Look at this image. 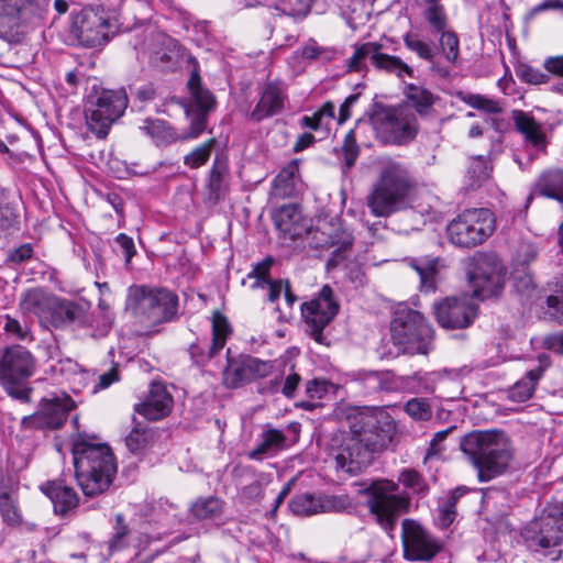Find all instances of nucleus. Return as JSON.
<instances>
[{
    "label": "nucleus",
    "instance_id": "nucleus-1",
    "mask_svg": "<svg viewBox=\"0 0 563 563\" xmlns=\"http://www.w3.org/2000/svg\"><path fill=\"white\" fill-rule=\"evenodd\" d=\"M396 433V422L383 409L356 412L350 420V434L335 455L336 468L351 475L371 464L375 452L386 449Z\"/></svg>",
    "mask_w": 563,
    "mask_h": 563
},
{
    "label": "nucleus",
    "instance_id": "nucleus-2",
    "mask_svg": "<svg viewBox=\"0 0 563 563\" xmlns=\"http://www.w3.org/2000/svg\"><path fill=\"white\" fill-rule=\"evenodd\" d=\"M75 477L82 493L93 497L104 493L117 474V461L110 446L95 438L78 434L73 440Z\"/></svg>",
    "mask_w": 563,
    "mask_h": 563
},
{
    "label": "nucleus",
    "instance_id": "nucleus-3",
    "mask_svg": "<svg viewBox=\"0 0 563 563\" xmlns=\"http://www.w3.org/2000/svg\"><path fill=\"white\" fill-rule=\"evenodd\" d=\"M461 450L477 470L481 482L504 474L512 459L511 442L501 431L471 432L462 439Z\"/></svg>",
    "mask_w": 563,
    "mask_h": 563
},
{
    "label": "nucleus",
    "instance_id": "nucleus-4",
    "mask_svg": "<svg viewBox=\"0 0 563 563\" xmlns=\"http://www.w3.org/2000/svg\"><path fill=\"white\" fill-rule=\"evenodd\" d=\"M410 186L406 167L397 162L387 161L367 197V207L375 217H388L404 208Z\"/></svg>",
    "mask_w": 563,
    "mask_h": 563
},
{
    "label": "nucleus",
    "instance_id": "nucleus-5",
    "mask_svg": "<svg viewBox=\"0 0 563 563\" xmlns=\"http://www.w3.org/2000/svg\"><path fill=\"white\" fill-rule=\"evenodd\" d=\"M178 297L165 288L132 286L125 302V309L146 325L153 327L172 320L176 314Z\"/></svg>",
    "mask_w": 563,
    "mask_h": 563
},
{
    "label": "nucleus",
    "instance_id": "nucleus-6",
    "mask_svg": "<svg viewBox=\"0 0 563 563\" xmlns=\"http://www.w3.org/2000/svg\"><path fill=\"white\" fill-rule=\"evenodd\" d=\"M398 484L389 479H376L366 485L361 493L367 497L369 514L386 532H391L401 514L408 511L410 499L398 493Z\"/></svg>",
    "mask_w": 563,
    "mask_h": 563
},
{
    "label": "nucleus",
    "instance_id": "nucleus-7",
    "mask_svg": "<svg viewBox=\"0 0 563 563\" xmlns=\"http://www.w3.org/2000/svg\"><path fill=\"white\" fill-rule=\"evenodd\" d=\"M391 339L404 353L428 354L432 346L433 329L416 310L399 306L390 323Z\"/></svg>",
    "mask_w": 563,
    "mask_h": 563
},
{
    "label": "nucleus",
    "instance_id": "nucleus-8",
    "mask_svg": "<svg viewBox=\"0 0 563 563\" xmlns=\"http://www.w3.org/2000/svg\"><path fill=\"white\" fill-rule=\"evenodd\" d=\"M369 121L377 137L388 144L406 145L416 139L419 131L416 114L406 106L376 103Z\"/></svg>",
    "mask_w": 563,
    "mask_h": 563
},
{
    "label": "nucleus",
    "instance_id": "nucleus-9",
    "mask_svg": "<svg viewBox=\"0 0 563 563\" xmlns=\"http://www.w3.org/2000/svg\"><path fill=\"white\" fill-rule=\"evenodd\" d=\"M117 30L115 18L102 7H85L73 13L71 33L87 47L107 44L115 35Z\"/></svg>",
    "mask_w": 563,
    "mask_h": 563
},
{
    "label": "nucleus",
    "instance_id": "nucleus-10",
    "mask_svg": "<svg viewBox=\"0 0 563 563\" xmlns=\"http://www.w3.org/2000/svg\"><path fill=\"white\" fill-rule=\"evenodd\" d=\"M473 296L482 300L497 296L504 288L505 268L493 253L476 252L465 263Z\"/></svg>",
    "mask_w": 563,
    "mask_h": 563
},
{
    "label": "nucleus",
    "instance_id": "nucleus-11",
    "mask_svg": "<svg viewBox=\"0 0 563 563\" xmlns=\"http://www.w3.org/2000/svg\"><path fill=\"white\" fill-rule=\"evenodd\" d=\"M35 358L21 345H11L0 350V385L13 398L26 400L29 390L22 382L33 375Z\"/></svg>",
    "mask_w": 563,
    "mask_h": 563
},
{
    "label": "nucleus",
    "instance_id": "nucleus-12",
    "mask_svg": "<svg viewBox=\"0 0 563 563\" xmlns=\"http://www.w3.org/2000/svg\"><path fill=\"white\" fill-rule=\"evenodd\" d=\"M128 107V95L124 89H102L96 97H89L85 118L90 132L99 139H104L110 126L125 111Z\"/></svg>",
    "mask_w": 563,
    "mask_h": 563
},
{
    "label": "nucleus",
    "instance_id": "nucleus-13",
    "mask_svg": "<svg viewBox=\"0 0 563 563\" xmlns=\"http://www.w3.org/2000/svg\"><path fill=\"white\" fill-rule=\"evenodd\" d=\"M494 228L493 213L488 209H468L449 223L446 233L454 245L474 247L482 244Z\"/></svg>",
    "mask_w": 563,
    "mask_h": 563
},
{
    "label": "nucleus",
    "instance_id": "nucleus-14",
    "mask_svg": "<svg viewBox=\"0 0 563 563\" xmlns=\"http://www.w3.org/2000/svg\"><path fill=\"white\" fill-rule=\"evenodd\" d=\"M187 87L190 99L184 104V109L189 126L187 132L179 136V140L199 137L207 129L209 113L216 107V97L201 85V78L197 73L191 74Z\"/></svg>",
    "mask_w": 563,
    "mask_h": 563
},
{
    "label": "nucleus",
    "instance_id": "nucleus-15",
    "mask_svg": "<svg viewBox=\"0 0 563 563\" xmlns=\"http://www.w3.org/2000/svg\"><path fill=\"white\" fill-rule=\"evenodd\" d=\"M301 312L311 338L319 344L328 345L323 330L339 312L331 287L323 286L317 297L302 305Z\"/></svg>",
    "mask_w": 563,
    "mask_h": 563
},
{
    "label": "nucleus",
    "instance_id": "nucleus-16",
    "mask_svg": "<svg viewBox=\"0 0 563 563\" xmlns=\"http://www.w3.org/2000/svg\"><path fill=\"white\" fill-rule=\"evenodd\" d=\"M383 45L376 42H367L358 46L347 63L349 71H363L367 68L366 60L378 69L402 78L404 75L413 77L412 68L401 60L400 57L388 55L382 52Z\"/></svg>",
    "mask_w": 563,
    "mask_h": 563
},
{
    "label": "nucleus",
    "instance_id": "nucleus-17",
    "mask_svg": "<svg viewBox=\"0 0 563 563\" xmlns=\"http://www.w3.org/2000/svg\"><path fill=\"white\" fill-rule=\"evenodd\" d=\"M401 538L408 561H430L442 549L441 542L415 520H404Z\"/></svg>",
    "mask_w": 563,
    "mask_h": 563
},
{
    "label": "nucleus",
    "instance_id": "nucleus-18",
    "mask_svg": "<svg viewBox=\"0 0 563 563\" xmlns=\"http://www.w3.org/2000/svg\"><path fill=\"white\" fill-rule=\"evenodd\" d=\"M433 314L439 325L444 329H465L474 322L477 306L466 296L446 297L433 303Z\"/></svg>",
    "mask_w": 563,
    "mask_h": 563
},
{
    "label": "nucleus",
    "instance_id": "nucleus-19",
    "mask_svg": "<svg viewBox=\"0 0 563 563\" xmlns=\"http://www.w3.org/2000/svg\"><path fill=\"white\" fill-rule=\"evenodd\" d=\"M288 507L299 517H309L321 512H343L353 507L347 495H312L309 493L294 496Z\"/></svg>",
    "mask_w": 563,
    "mask_h": 563
},
{
    "label": "nucleus",
    "instance_id": "nucleus-20",
    "mask_svg": "<svg viewBox=\"0 0 563 563\" xmlns=\"http://www.w3.org/2000/svg\"><path fill=\"white\" fill-rule=\"evenodd\" d=\"M73 406L69 397L44 399L35 413L22 419V426L34 429H58L66 421Z\"/></svg>",
    "mask_w": 563,
    "mask_h": 563
},
{
    "label": "nucleus",
    "instance_id": "nucleus-21",
    "mask_svg": "<svg viewBox=\"0 0 563 563\" xmlns=\"http://www.w3.org/2000/svg\"><path fill=\"white\" fill-rule=\"evenodd\" d=\"M36 0H0V37L10 40L21 22L36 14Z\"/></svg>",
    "mask_w": 563,
    "mask_h": 563
},
{
    "label": "nucleus",
    "instance_id": "nucleus-22",
    "mask_svg": "<svg viewBox=\"0 0 563 563\" xmlns=\"http://www.w3.org/2000/svg\"><path fill=\"white\" fill-rule=\"evenodd\" d=\"M230 332L231 329L227 318L220 313L214 314L212 320V342L210 344L202 341L192 343L188 349L192 362L196 365H205L224 347Z\"/></svg>",
    "mask_w": 563,
    "mask_h": 563
},
{
    "label": "nucleus",
    "instance_id": "nucleus-23",
    "mask_svg": "<svg viewBox=\"0 0 563 563\" xmlns=\"http://www.w3.org/2000/svg\"><path fill=\"white\" fill-rule=\"evenodd\" d=\"M174 399L162 383H152L143 401L134 406V410L147 420L157 421L167 417L173 409Z\"/></svg>",
    "mask_w": 563,
    "mask_h": 563
},
{
    "label": "nucleus",
    "instance_id": "nucleus-24",
    "mask_svg": "<svg viewBox=\"0 0 563 563\" xmlns=\"http://www.w3.org/2000/svg\"><path fill=\"white\" fill-rule=\"evenodd\" d=\"M532 541L542 549L555 548L563 540V515L547 514L532 522Z\"/></svg>",
    "mask_w": 563,
    "mask_h": 563
},
{
    "label": "nucleus",
    "instance_id": "nucleus-25",
    "mask_svg": "<svg viewBox=\"0 0 563 563\" xmlns=\"http://www.w3.org/2000/svg\"><path fill=\"white\" fill-rule=\"evenodd\" d=\"M289 446L284 431L265 424L258 435L256 446L247 453L251 460H262L265 456L274 455Z\"/></svg>",
    "mask_w": 563,
    "mask_h": 563
},
{
    "label": "nucleus",
    "instance_id": "nucleus-26",
    "mask_svg": "<svg viewBox=\"0 0 563 563\" xmlns=\"http://www.w3.org/2000/svg\"><path fill=\"white\" fill-rule=\"evenodd\" d=\"M85 319L82 306L55 297L45 327L66 328L73 323H81Z\"/></svg>",
    "mask_w": 563,
    "mask_h": 563
},
{
    "label": "nucleus",
    "instance_id": "nucleus-27",
    "mask_svg": "<svg viewBox=\"0 0 563 563\" xmlns=\"http://www.w3.org/2000/svg\"><path fill=\"white\" fill-rule=\"evenodd\" d=\"M285 90L278 82H268L261 96L260 101L251 113L255 121H262L280 112L284 108Z\"/></svg>",
    "mask_w": 563,
    "mask_h": 563
},
{
    "label": "nucleus",
    "instance_id": "nucleus-28",
    "mask_svg": "<svg viewBox=\"0 0 563 563\" xmlns=\"http://www.w3.org/2000/svg\"><path fill=\"white\" fill-rule=\"evenodd\" d=\"M41 490L52 500L56 514L65 515L78 506L79 498L74 488L62 482H47Z\"/></svg>",
    "mask_w": 563,
    "mask_h": 563
},
{
    "label": "nucleus",
    "instance_id": "nucleus-29",
    "mask_svg": "<svg viewBox=\"0 0 563 563\" xmlns=\"http://www.w3.org/2000/svg\"><path fill=\"white\" fill-rule=\"evenodd\" d=\"M55 296L44 292L42 289H30L22 296L20 308L24 313H31L38 318L42 324H46Z\"/></svg>",
    "mask_w": 563,
    "mask_h": 563
},
{
    "label": "nucleus",
    "instance_id": "nucleus-30",
    "mask_svg": "<svg viewBox=\"0 0 563 563\" xmlns=\"http://www.w3.org/2000/svg\"><path fill=\"white\" fill-rule=\"evenodd\" d=\"M512 120L516 129L525 136V140L539 150L545 148V134L541 123L528 112L512 111Z\"/></svg>",
    "mask_w": 563,
    "mask_h": 563
},
{
    "label": "nucleus",
    "instance_id": "nucleus-31",
    "mask_svg": "<svg viewBox=\"0 0 563 563\" xmlns=\"http://www.w3.org/2000/svg\"><path fill=\"white\" fill-rule=\"evenodd\" d=\"M328 239L323 242H319L320 247H334L332 257L328 262V266H336L341 261L346 257V251L351 249L353 244V236L351 232L341 228H331L327 232Z\"/></svg>",
    "mask_w": 563,
    "mask_h": 563
},
{
    "label": "nucleus",
    "instance_id": "nucleus-32",
    "mask_svg": "<svg viewBox=\"0 0 563 563\" xmlns=\"http://www.w3.org/2000/svg\"><path fill=\"white\" fill-rule=\"evenodd\" d=\"M157 431L142 422H136L125 437V445L132 453H141L157 440Z\"/></svg>",
    "mask_w": 563,
    "mask_h": 563
},
{
    "label": "nucleus",
    "instance_id": "nucleus-33",
    "mask_svg": "<svg viewBox=\"0 0 563 563\" xmlns=\"http://www.w3.org/2000/svg\"><path fill=\"white\" fill-rule=\"evenodd\" d=\"M140 130L148 135L157 145H167L179 140L175 130L163 120L146 119L140 126Z\"/></svg>",
    "mask_w": 563,
    "mask_h": 563
},
{
    "label": "nucleus",
    "instance_id": "nucleus-34",
    "mask_svg": "<svg viewBox=\"0 0 563 563\" xmlns=\"http://www.w3.org/2000/svg\"><path fill=\"white\" fill-rule=\"evenodd\" d=\"M536 190L542 196L563 201V170L543 173L537 181Z\"/></svg>",
    "mask_w": 563,
    "mask_h": 563
},
{
    "label": "nucleus",
    "instance_id": "nucleus-35",
    "mask_svg": "<svg viewBox=\"0 0 563 563\" xmlns=\"http://www.w3.org/2000/svg\"><path fill=\"white\" fill-rule=\"evenodd\" d=\"M542 369L534 368L529 371L523 378L518 380L508 391L510 400L516 402H525L533 395L538 380L542 376Z\"/></svg>",
    "mask_w": 563,
    "mask_h": 563
},
{
    "label": "nucleus",
    "instance_id": "nucleus-36",
    "mask_svg": "<svg viewBox=\"0 0 563 563\" xmlns=\"http://www.w3.org/2000/svg\"><path fill=\"white\" fill-rule=\"evenodd\" d=\"M423 18L432 34L449 29V18L440 0H424Z\"/></svg>",
    "mask_w": 563,
    "mask_h": 563
},
{
    "label": "nucleus",
    "instance_id": "nucleus-37",
    "mask_svg": "<svg viewBox=\"0 0 563 563\" xmlns=\"http://www.w3.org/2000/svg\"><path fill=\"white\" fill-rule=\"evenodd\" d=\"M405 95L420 115H427L438 99L430 90L413 84L407 86Z\"/></svg>",
    "mask_w": 563,
    "mask_h": 563
},
{
    "label": "nucleus",
    "instance_id": "nucleus-38",
    "mask_svg": "<svg viewBox=\"0 0 563 563\" xmlns=\"http://www.w3.org/2000/svg\"><path fill=\"white\" fill-rule=\"evenodd\" d=\"M408 263L409 266L419 275L421 288L426 291L434 290V276L437 274L438 258H411Z\"/></svg>",
    "mask_w": 563,
    "mask_h": 563
},
{
    "label": "nucleus",
    "instance_id": "nucleus-39",
    "mask_svg": "<svg viewBox=\"0 0 563 563\" xmlns=\"http://www.w3.org/2000/svg\"><path fill=\"white\" fill-rule=\"evenodd\" d=\"M275 263L273 256H266L263 261L253 265L252 271L243 279V284L250 283L251 289H264L271 280V269Z\"/></svg>",
    "mask_w": 563,
    "mask_h": 563
},
{
    "label": "nucleus",
    "instance_id": "nucleus-40",
    "mask_svg": "<svg viewBox=\"0 0 563 563\" xmlns=\"http://www.w3.org/2000/svg\"><path fill=\"white\" fill-rule=\"evenodd\" d=\"M459 99L465 104L487 114H497L503 112V106L499 100L483 95L471 92H459Z\"/></svg>",
    "mask_w": 563,
    "mask_h": 563
},
{
    "label": "nucleus",
    "instance_id": "nucleus-41",
    "mask_svg": "<svg viewBox=\"0 0 563 563\" xmlns=\"http://www.w3.org/2000/svg\"><path fill=\"white\" fill-rule=\"evenodd\" d=\"M223 501L218 497L200 498L191 506V514L199 520L217 519L222 515Z\"/></svg>",
    "mask_w": 563,
    "mask_h": 563
},
{
    "label": "nucleus",
    "instance_id": "nucleus-42",
    "mask_svg": "<svg viewBox=\"0 0 563 563\" xmlns=\"http://www.w3.org/2000/svg\"><path fill=\"white\" fill-rule=\"evenodd\" d=\"M223 382L229 388H238L250 383L245 357L241 361L229 360L228 366L223 371Z\"/></svg>",
    "mask_w": 563,
    "mask_h": 563
},
{
    "label": "nucleus",
    "instance_id": "nucleus-43",
    "mask_svg": "<svg viewBox=\"0 0 563 563\" xmlns=\"http://www.w3.org/2000/svg\"><path fill=\"white\" fill-rule=\"evenodd\" d=\"M301 220V212L297 205H285L274 214L276 227L284 233H291L294 225Z\"/></svg>",
    "mask_w": 563,
    "mask_h": 563
},
{
    "label": "nucleus",
    "instance_id": "nucleus-44",
    "mask_svg": "<svg viewBox=\"0 0 563 563\" xmlns=\"http://www.w3.org/2000/svg\"><path fill=\"white\" fill-rule=\"evenodd\" d=\"M313 0H272V5L283 14L292 18L306 16Z\"/></svg>",
    "mask_w": 563,
    "mask_h": 563
},
{
    "label": "nucleus",
    "instance_id": "nucleus-45",
    "mask_svg": "<svg viewBox=\"0 0 563 563\" xmlns=\"http://www.w3.org/2000/svg\"><path fill=\"white\" fill-rule=\"evenodd\" d=\"M439 37V46L444 55V58L451 63L455 64L457 62L460 55V41L454 31L451 29H446L438 33Z\"/></svg>",
    "mask_w": 563,
    "mask_h": 563
},
{
    "label": "nucleus",
    "instance_id": "nucleus-46",
    "mask_svg": "<svg viewBox=\"0 0 563 563\" xmlns=\"http://www.w3.org/2000/svg\"><path fill=\"white\" fill-rule=\"evenodd\" d=\"M216 145V139H209L205 143L195 147L184 158V164L190 168H199L205 165L210 158L211 152Z\"/></svg>",
    "mask_w": 563,
    "mask_h": 563
},
{
    "label": "nucleus",
    "instance_id": "nucleus-47",
    "mask_svg": "<svg viewBox=\"0 0 563 563\" xmlns=\"http://www.w3.org/2000/svg\"><path fill=\"white\" fill-rule=\"evenodd\" d=\"M461 494L454 490L439 507L435 521L441 528H448L456 517L455 506Z\"/></svg>",
    "mask_w": 563,
    "mask_h": 563
},
{
    "label": "nucleus",
    "instance_id": "nucleus-48",
    "mask_svg": "<svg viewBox=\"0 0 563 563\" xmlns=\"http://www.w3.org/2000/svg\"><path fill=\"white\" fill-rule=\"evenodd\" d=\"M404 43L409 51L417 54L421 59L427 62L433 60L435 56L433 47L429 43L420 40L417 34L411 32L406 33L404 35Z\"/></svg>",
    "mask_w": 563,
    "mask_h": 563
},
{
    "label": "nucleus",
    "instance_id": "nucleus-49",
    "mask_svg": "<svg viewBox=\"0 0 563 563\" xmlns=\"http://www.w3.org/2000/svg\"><path fill=\"white\" fill-rule=\"evenodd\" d=\"M18 223V213L8 202L7 191L0 189V233L14 228Z\"/></svg>",
    "mask_w": 563,
    "mask_h": 563
},
{
    "label": "nucleus",
    "instance_id": "nucleus-50",
    "mask_svg": "<svg viewBox=\"0 0 563 563\" xmlns=\"http://www.w3.org/2000/svg\"><path fill=\"white\" fill-rule=\"evenodd\" d=\"M0 512L3 520L10 526H16L21 522V515L15 500L9 492L0 494Z\"/></svg>",
    "mask_w": 563,
    "mask_h": 563
},
{
    "label": "nucleus",
    "instance_id": "nucleus-51",
    "mask_svg": "<svg viewBox=\"0 0 563 563\" xmlns=\"http://www.w3.org/2000/svg\"><path fill=\"white\" fill-rule=\"evenodd\" d=\"M406 413L416 421H427L432 417V408L424 398H412L405 405Z\"/></svg>",
    "mask_w": 563,
    "mask_h": 563
},
{
    "label": "nucleus",
    "instance_id": "nucleus-52",
    "mask_svg": "<svg viewBox=\"0 0 563 563\" xmlns=\"http://www.w3.org/2000/svg\"><path fill=\"white\" fill-rule=\"evenodd\" d=\"M130 534V529L128 525L124 522V516L122 514H118L115 516V523L113 526V534L109 540V547L111 550H120L128 544V537Z\"/></svg>",
    "mask_w": 563,
    "mask_h": 563
},
{
    "label": "nucleus",
    "instance_id": "nucleus-53",
    "mask_svg": "<svg viewBox=\"0 0 563 563\" xmlns=\"http://www.w3.org/2000/svg\"><path fill=\"white\" fill-rule=\"evenodd\" d=\"M401 384L406 390L412 394H429L433 391L432 385L428 382L426 375L421 373L402 377Z\"/></svg>",
    "mask_w": 563,
    "mask_h": 563
},
{
    "label": "nucleus",
    "instance_id": "nucleus-54",
    "mask_svg": "<svg viewBox=\"0 0 563 563\" xmlns=\"http://www.w3.org/2000/svg\"><path fill=\"white\" fill-rule=\"evenodd\" d=\"M245 361L250 382L264 378L273 372L274 364L271 361H262L252 356H246Z\"/></svg>",
    "mask_w": 563,
    "mask_h": 563
},
{
    "label": "nucleus",
    "instance_id": "nucleus-55",
    "mask_svg": "<svg viewBox=\"0 0 563 563\" xmlns=\"http://www.w3.org/2000/svg\"><path fill=\"white\" fill-rule=\"evenodd\" d=\"M398 481L413 493L424 494L428 490V485L423 477L415 470H404L399 474Z\"/></svg>",
    "mask_w": 563,
    "mask_h": 563
},
{
    "label": "nucleus",
    "instance_id": "nucleus-56",
    "mask_svg": "<svg viewBox=\"0 0 563 563\" xmlns=\"http://www.w3.org/2000/svg\"><path fill=\"white\" fill-rule=\"evenodd\" d=\"M517 77L527 84L540 85L548 81V75L528 64H520L516 67Z\"/></svg>",
    "mask_w": 563,
    "mask_h": 563
},
{
    "label": "nucleus",
    "instance_id": "nucleus-57",
    "mask_svg": "<svg viewBox=\"0 0 563 563\" xmlns=\"http://www.w3.org/2000/svg\"><path fill=\"white\" fill-rule=\"evenodd\" d=\"M3 329L8 335H10L13 340L19 341H32V334L26 324H22L19 320L11 318L9 316L5 317V323Z\"/></svg>",
    "mask_w": 563,
    "mask_h": 563
},
{
    "label": "nucleus",
    "instance_id": "nucleus-58",
    "mask_svg": "<svg viewBox=\"0 0 563 563\" xmlns=\"http://www.w3.org/2000/svg\"><path fill=\"white\" fill-rule=\"evenodd\" d=\"M558 288L547 299L551 318L563 324V280L556 283Z\"/></svg>",
    "mask_w": 563,
    "mask_h": 563
},
{
    "label": "nucleus",
    "instance_id": "nucleus-59",
    "mask_svg": "<svg viewBox=\"0 0 563 563\" xmlns=\"http://www.w3.org/2000/svg\"><path fill=\"white\" fill-rule=\"evenodd\" d=\"M343 154L345 167L350 169L354 166L360 154V147L356 143L354 130H350L344 137Z\"/></svg>",
    "mask_w": 563,
    "mask_h": 563
},
{
    "label": "nucleus",
    "instance_id": "nucleus-60",
    "mask_svg": "<svg viewBox=\"0 0 563 563\" xmlns=\"http://www.w3.org/2000/svg\"><path fill=\"white\" fill-rule=\"evenodd\" d=\"M365 386L371 391L388 390L390 389V377L388 372H372L365 378Z\"/></svg>",
    "mask_w": 563,
    "mask_h": 563
},
{
    "label": "nucleus",
    "instance_id": "nucleus-61",
    "mask_svg": "<svg viewBox=\"0 0 563 563\" xmlns=\"http://www.w3.org/2000/svg\"><path fill=\"white\" fill-rule=\"evenodd\" d=\"M468 173L471 174L472 178H474V183L476 185H481L482 181L489 177L490 167L488 166L487 161H485L482 156H478L473 161Z\"/></svg>",
    "mask_w": 563,
    "mask_h": 563
},
{
    "label": "nucleus",
    "instance_id": "nucleus-62",
    "mask_svg": "<svg viewBox=\"0 0 563 563\" xmlns=\"http://www.w3.org/2000/svg\"><path fill=\"white\" fill-rule=\"evenodd\" d=\"M452 429L453 428H448L434 434L427 450L424 462L435 459L441 454V452L443 451L442 442L446 439L448 434L451 432Z\"/></svg>",
    "mask_w": 563,
    "mask_h": 563
},
{
    "label": "nucleus",
    "instance_id": "nucleus-63",
    "mask_svg": "<svg viewBox=\"0 0 563 563\" xmlns=\"http://www.w3.org/2000/svg\"><path fill=\"white\" fill-rule=\"evenodd\" d=\"M300 382V375L294 371V365H291L290 372L283 378L282 394L287 398H294Z\"/></svg>",
    "mask_w": 563,
    "mask_h": 563
},
{
    "label": "nucleus",
    "instance_id": "nucleus-64",
    "mask_svg": "<svg viewBox=\"0 0 563 563\" xmlns=\"http://www.w3.org/2000/svg\"><path fill=\"white\" fill-rule=\"evenodd\" d=\"M33 255L32 245L26 243L11 251L8 255L7 262L19 265L30 260Z\"/></svg>",
    "mask_w": 563,
    "mask_h": 563
}]
</instances>
